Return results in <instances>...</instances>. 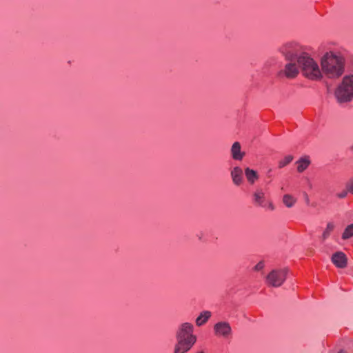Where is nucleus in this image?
<instances>
[{"mask_svg": "<svg viewBox=\"0 0 353 353\" xmlns=\"http://www.w3.org/2000/svg\"><path fill=\"white\" fill-rule=\"evenodd\" d=\"M279 50L288 61L284 68L279 72V74L288 79L295 78L297 77L296 64L308 52V48L298 42L290 41L281 46Z\"/></svg>", "mask_w": 353, "mask_h": 353, "instance_id": "f257e3e1", "label": "nucleus"}, {"mask_svg": "<svg viewBox=\"0 0 353 353\" xmlns=\"http://www.w3.org/2000/svg\"><path fill=\"white\" fill-rule=\"evenodd\" d=\"M320 66L323 76L328 79H338L345 70V58L343 54L336 50H327L320 57Z\"/></svg>", "mask_w": 353, "mask_h": 353, "instance_id": "f03ea898", "label": "nucleus"}, {"mask_svg": "<svg viewBox=\"0 0 353 353\" xmlns=\"http://www.w3.org/2000/svg\"><path fill=\"white\" fill-rule=\"evenodd\" d=\"M194 326L192 323L185 322L180 324L176 332V343L174 353H185L196 342V336L193 334Z\"/></svg>", "mask_w": 353, "mask_h": 353, "instance_id": "7ed1b4c3", "label": "nucleus"}, {"mask_svg": "<svg viewBox=\"0 0 353 353\" xmlns=\"http://www.w3.org/2000/svg\"><path fill=\"white\" fill-rule=\"evenodd\" d=\"M296 66L297 67V75L301 72L302 75L309 80L320 81L322 79L321 66L309 52L302 57Z\"/></svg>", "mask_w": 353, "mask_h": 353, "instance_id": "20e7f679", "label": "nucleus"}, {"mask_svg": "<svg viewBox=\"0 0 353 353\" xmlns=\"http://www.w3.org/2000/svg\"><path fill=\"white\" fill-rule=\"evenodd\" d=\"M335 97L339 103L350 102L353 99V73L343 77L336 88Z\"/></svg>", "mask_w": 353, "mask_h": 353, "instance_id": "39448f33", "label": "nucleus"}, {"mask_svg": "<svg viewBox=\"0 0 353 353\" xmlns=\"http://www.w3.org/2000/svg\"><path fill=\"white\" fill-rule=\"evenodd\" d=\"M288 270L287 268L272 270L265 278L268 285L279 288L283 285L287 278Z\"/></svg>", "mask_w": 353, "mask_h": 353, "instance_id": "423d86ee", "label": "nucleus"}, {"mask_svg": "<svg viewBox=\"0 0 353 353\" xmlns=\"http://www.w3.org/2000/svg\"><path fill=\"white\" fill-rule=\"evenodd\" d=\"M214 334L218 336H222L225 339L229 338L232 333V327L229 323L226 321H220L214 325Z\"/></svg>", "mask_w": 353, "mask_h": 353, "instance_id": "0eeeda50", "label": "nucleus"}, {"mask_svg": "<svg viewBox=\"0 0 353 353\" xmlns=\"http://www.w3.org/2000/svg\"><path fill=\"white\" fill-rule=\"evenodd\" d=\"M332 262L339 268L347 266V259L343 252H336L332 256Z\"/></svg>", "mask_w": 353, "mask_h": 353, "instance_id": "6e6552de", "label": "nucleus"}, {"mask_svg": "<svg viewBox=\"0 0 353 353\" xmlns=\"http://www.w3.org/2000/svg\"><path fill=\"white\" fill-rule=\"evenodd\" d=\"M230 175L235 185H240L243 183V170L240 167H234L231 170Z\"/></svg>", "mask_w": 353, "mask_h": 353, "instance_id": "1a4fd4ad", "label": "nucleus"}, {"mask_svg": "<svg viewBox=\"0 0 353 353\" xmlns=\"http://www.w3.org/2000/svg\"><path fill=\"white\" fill-rule=\"evenodd\" d=\"M231 155L233 159L241 161L245 156V152L241 151V144L239 142H234L231 148Z\"/></svg>", "mask_w": 353, "mask_h": 353, "instance_id": "9d476101", "label": "nucleus"}, {"mask_svg": "<svg viewBox=\"0 0 353 353\" xmlns=\"http://www.w3.org/2000/svg\"><path fill=\"white\" fill-rule=\"evenodd\" d=\"M254 202L256 205L261 206V207H265L266 205L265 203V193L262 190H257L254 194Z\"/></svg>", "mask_w": 353, "mask_h": 353, "instance_id": "9b49d317", "label": "nucleus"}, {"mask_svg": "<svg viewBox=\"0 0 353 353\" xmlns=\"http://www.w3.org/2000/svg\"><path fill=\"white\" fill-rule=\"evenodd\" d=\"M245 175L248 181L250 184H254L255 181H257L259 179L258 173L255 170L250 169V168H246L245 169Z\"/></svg>", "mask_w": 353, "mask_h": 353, "instance_id": "f8f14e48", "label": "nucleus"}, {"mask_svg": "<svg viewBox=\"0 0 353 353\" xmlns=\"http://www.w3.org/2000/svg\"><path fill=\"white\" fill-rule=\"evenodd\" d=\"M296 163L297 164V171L301 173L307 168L310 164V160L308 157H305L298 160Z\"/></svg>", "mask_w": 353, "mask_h": 353, "instance_id": "ddd939ff", "label": "nucleus"}, {"mask_svg": "<svg viewBox=\"0 0 353 353\" xmlns=\"http://www.w3.org/2000/svg\"><path fill=\"white\" fill-rule=\"evenodd\" d=\"M211 316V312L210 311H203L200 315L196 319V324L198 326H201L205 324Z\"/></svg>", "mask_w": 353, "mask_h": 353, "instance_id": "4468645a", "label": "nucleus"}, {"mask_svg": "<svg viewBox=\"0 0 353 353\" xmlns=\"http://www.w3.org/2000/svg\"><path fill=\"white\" fill-rule=\"evenodd\" d=\"M296 202V199L291 194H285L283 197V203L287 208H292Z\"/></svg>", "mask_w": 353, "mask_h": 353, "instance_id": "2eb2a0df", "label": "nucleus"}, {"mask_svg": "<svg viewBox=\"0 0 353 353\" xmlns=\"http://www.w3.org/2000/svg\"><path fill=\"white\" fill-rule=\"evenodd\" d=\"M353 236V223L347 225L343 233L342 234V239L344 240L348 239Z\"/></svg>", "mask_w": 353, "mask_h": 353, "instance_id": "dca6fc26", "label": "nucleus"}, {"mask_svg": "<svg viewBox=\"0 0 353 353\" xmlns=\"http://www.w3.org/2000/svg\"><path fill=\"white\" fill-rule=\"evenodd\" d=\"M334 224L332 222L327 223V224L326 225V228L322 234L323 240H325L326 239H327L329 237L331 232L334 230Z\"/></svg>", "mask_w": 353, "mask_h": 353, "instance_id": "f3484780", "label": "nucleus"}, {"mask_svg": "<svg viewBox=\"0 0 353 353\" xmlns=\"http://www.w3.org/2000/svg\"><path fill=\"white\" fill-rule=\"evenodd\" d=\"M294 157L292 155H287L285 156L283 159L280 160L279 161V168H283L285 166L288 165L289 163H290Z\"/></svg>", "mask_w": 353, "mask_h": 353, "instance_id": "a211bd4d", "label": "nucleus"}, {"mask_svg": "<svg viewBox=\"0 0 353 353\" xmlns=\"http://www.w3.org/2000/svg\"><path fill=\"white\" fill-rule=\"evenodd\" d=\"M264 268V263L263 261H259L255 266H254V270L255 271H260Z\"/></svg>", "mask_w": 353, "mask_h": 353, "instance_id": "6ab92c4d", "label": "nucleus"}, {"mask_svg": "<svg viewBox=\"0 0 353 353\" xmlns=\"http://www.w3.org/2000/svg\"><path fill=\"white\" fill-rule=\"evenodd\" d=\"M347 190H343L340 193H338L336 194L337 197L340 198V199H343L345 197H346L347 194Z\"/></svg>", "mask_w": 353, "mask_h": 353, "instance_id": "aec40b11", "label": "nucleus"}, {"mask_svg": "<svg viewBox=\"0 0 353 353\" xmlns=\"http://www.w3.org/2000/svg\"><path fill=\"white\" fill-rule=\"evenodd\" d=\"M347 191L353 194V180L350 181L347 185Z\"/></svg>", "mask_w": 353, "mask_h": 353, "instance_id": "412c9836", "label": "nucleus"}, {"mask_svg": "<svg viewBox=\"0 0 353 353\" xmlns=\"http://www.w3.org/2000/svg\"><path fill=\"white\" fill-rule=\"evenodd\" d=\"M268 208L272 211L275 209L274 204L271 201L268 202Z\"/></svg>", "mask_w": 353, "mask_h": 353, "instance_id": "4be33fe9", "label": "nucleus"}, {"mask_svg": "<svg viewBox=\"0 0 353 353\" xmlns=\"http://www.w3.org/2000/svg\"><path fill=\"white\" fill-rule=\"evenodd\" d=\"M305 201H306L307 203H308L309 201H310L308 196L307 194H305Z\"/></svg>", "mask_w": 353, "mask_h": 353, "instance_id": "5701e85b", "label": "nucleus"}, {"mask_svg": "<svg viewBox=\"0 0 353 353\" xmlns=\"http://www.w3.org/2000/svg\"><path fill=\"white\" fill-rule=\"evenodd\" d=\"M350 150H351L352 152H353V144H352V145H351V147H350Z\"/></svg>", "mask_w": 353, "mask_h": 353, "instance_id": "b1692460", "label": "nucleus"}, {"mask_svg": "<svg viewBox=\"0 0 353 353\" xmlns=\"http://www.w3.org/2000/svg\"><path fill=\"white\" fill-rule=\"evenodd\" d=\"M339 353H347V352H345V351L341 350Z\"/></svg>", "mask_w": 353, "mask_h": 353, "instance_id": "393cba45", "label": "nucleus"}, {"mask_svg": "<svg viewBox=\"0 0 353 353\" xmlns=\"http://www.w3.org/2000/svg\"><path fill=\"white\" fill-rule=\"evenodd\" d=\"M271 171H272V170L270 169L269 171H268V173H270Z\"/></svg>", "mask_w": 353, "mask_h": 353, "instance_id": "a878e982", "label": "nucleus"}]
</instances>
